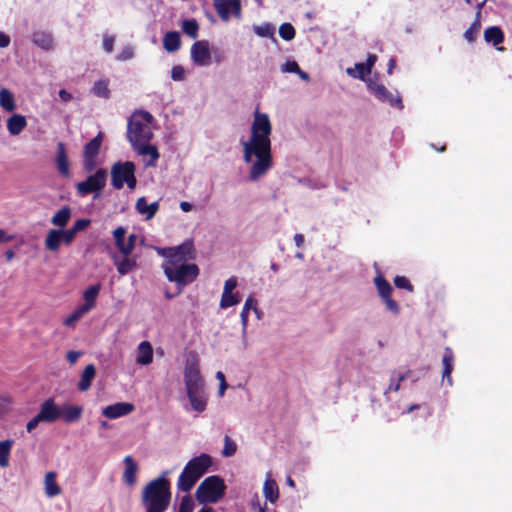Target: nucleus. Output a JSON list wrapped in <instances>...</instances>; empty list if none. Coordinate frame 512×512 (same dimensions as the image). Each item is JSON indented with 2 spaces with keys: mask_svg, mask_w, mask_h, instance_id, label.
I'll return each mask as SVG.
<instances>
[{
  "mask_svg": "<svg viewBox=\"0 0 512 512\" xmlns=\"http://www.w3.org/2000/svg\"><path fill=\"white\" fill-rule=\"evenodd\" d=\"M108 86V79H100L94 83L91 92L97 97L108 99L110 96V90Z\"/></svg>",
  "mask_w": 512,
  "mask_h": 512,
  "instance_id": "40",
  "label": "nucleus"
},
{
  "mask_svg": "<svg viewBox=\"0 0 512 512\" xmlns=\"http://www.w3.org/2000/svg\"><path fill=\"white\" fill-rule=\"evenodd\" d=\"M192 61L198 66H208L211 63V54L208 41H196L190 50Z\"/></svg>",
  "mask_w": 512,
  "mask_h": 512,
  "instance_id": "12",
  "label": "nucleus"
},
{
  "mask_svg": "<svg viewBox=\"0 0 512 512\" xmlns=\"http://www.w3.org/2000/svg\"><path fill=\"white\" fill-rule=\"evenodd\" d=\"M369 90L375 95V97L383 102L388 103L392 107H397L398 109L403 108L402 100L399 93H392L389 91L383 84L378 83L375 80L369 79L367 82Z\"/></svg>",
  "mask_w": 512,
  "mask_h": 512,
  "instance_id": "9",
  "label": "nucleus"
},
{
  "mask_svg": "<svg viewBox=\"0 0 512 512\" xmlns=\"http://www.w3.org/2000/svg\"><path fill=\"white\" fill-rule=\"evenodd\" d=\"M241 301V296L239 293H226L222 292L219 307L221 309H227L232 306H236Z\"/></svg>",
  "mask_w": 512,
  "mask_h": 512,
  "instance_id": "41",
  "label": "nucleus"
},
{
  "mask_svg": "<svg viewBox=\"0 0 512 512\" xmlns=\"http://www.w3.org/2000/svg\"><path fill=\"white\" fill-rule=\"evenodd\" d=\"M212 464V459L208 454H201L191 459L186 465L187 469L192 475L200 479Z\"/></svg>",
  "mask_w": 512,
  "mask_h": 512,
  "instance_id": "13",
  "label": "nucleus"
},
{
  "mask_svg": "<svg viewBox=\"0 0 512 512\" xmlns=\"http://www.w3.org/2000/svg\"><path fill=\"white\" fill-rule=\"evenodd\" d=\"M115 37L111 35H104L103 48L107 53H112L114 50Z\"/></svg>",
  "mask_w": 512,
  "mask_h": 512,
  "instance_id": "60",
  "label": "nucleus"
},
{
  "mask_svg": "<svg viewBox=\"0 0 512 512\" xmlns=\"http://www.w3.org/2000/svg\"><path fill=\"white\" fill-rule=\"evenodd\" d=\"M95 374H96L95 366L93 364L87 365L81 374V378L78 383V389L80 391H87L91 386V383L95 377Z\"/></svg>",
  "mask_w": 512,
  "mask_h": 512,
  "instance_id": "35",
  "label": "nucleus"
},
{
  "mask_svg": "<svg viewBox=\"0 0 512 512\" xmlns=\"http://www.w3.org/2000/svg\"><path fill=\"white\" fill-rule=\"evenodd\" d=\"M194 510V501L193 499L187 495L184 496L181 500L179 511L181 512H193Z\"/></svg>",
  "mask_w": 512,
  "mask_h": 512,
  "instance_id": "54",
  "label": "nucleus"
},
{
  "mask_svg": "<svg viewBox=\"0 0 512 512\" xmlns=\"http://www.w3.org/2000/svg\"><path fill=\"white\" fill-rule=\"evenodd\" d=\"M81 355H82V352H79V351H69L67 353L66 358H67V360L69 361L70 364H75Z\"/></svg>",
  "mask_w": 512,
  "mask_h": 512,
  "instance_id": "63",
  "label": "nucleus"
},
{
  "mask_svg": "<svg viewBox=\"0 0 512 512\" xmlns=\"http://www.w3.org/2000/svg\"><path fill=\"white\" fill-rule=\"evenodd\" d=\"M272 125L268 114L254 111L251 133L248 139H241L243 161L249 165L250 181H258L264 177L273 166L271 152Z\"/></svg>",
  "mask_w": 512,
  "mask_h": 512,
  "instance_id": "1",
  "label": "nucleus"
},
{
  "mask_svg": "<svg viewBox=\"0 0 512 512\" xmlns=\"http://www.w3.org/2000/svg\"><path fill=\"white\" fill-rule=\"evenodd\" d=\"M56 166L58 172L65 177L70 176L69 162L66 153V148L63 142H59L57 144V153H56Z\"/></svg>",
  "mask_w": 512,
  "mask_h": 512,
  "instance_id": "22",
  "label": "nucleus"
},
{
  "mask_svg": "<svg viewBox=\"0 0 512 512\" xmlns=\"http://www.w3.org/2000/svg\"><path fill=\"white\" fill-rule=\"evenodd\" d=\"M181 46L180 34L177 31L167 32L163 37V48L168 53H173L179 50Z\"/></svg>",
  "mask_w": 512,
  "mask_h": 512,
  "instance_id": "30",
  "label": "nucleus"
},
{
  "mask_svg": "<svg viewBox=\"0 0 512 512\" xmlns=\"http://www.w3.org/2000/svg\"><path fill=\"white\" fill-rule=\"evenodd\" d=\"M279 35L281 36L282 39L290 41L295 36V29L290 23H283L279 27Z\"/></svg>",
  "mask_w": 512,
  "mask_h": 512,
  "instance_id": "50",
  "label": "nucleus"
},
{
  "mask_svg": "<svg viewBox=\"0 0 512 512\" xmlns=\"http://www.w3.org/2000/svg\"><path fill=\"white\" fill-rule=\"evenodd\" d=\"M32 41L35 45L45 50H49L53 47V38L46 32H35Z\"/></svg>",
  "mask_w": 512,
  "mask_h": 512,
  "instance_id": "38",
  "label": "nucleus"
},
{
  "mask_svg": "<svg viewBox=\"0 0 512 512\" xmlns=\"http://www.w3.org/2000/svg\"><path fill=\"white\" fill-rule=\"evenodd\" d=\"M186 393L192 410L198 413L205 411L208 401V395L205 388L186 391Z\"/></svg>",
  "mask_w": 512,
  "mask_h": 512,
  "instance_id": "18",
  "label": "nucleus"
},
{
  "mask_svg": "<svg viewBox=\"0 0 512 512\" xmlns=\"http://www.w3.org/2000/svg\"><path fill=\"white\" fill-rule=\"evenodd\" d=\"M453 361H454V355H453L452 350L449 347L445 348L443 359H442V363H443L442 378H443V380L447 379L449 385L452 384L451 373L453 371Z\"/></svg>",
  "mask_w": 512,
  "mask_h": 512,
  "instance_id": "34",
  "label": "nucleus"
},
{
  "mask_svg": "<svg viewBox=\"0 0 512 512\" xmlns=\"http://www.w3.org/2000/svg\"><path fill=\"white\" fill-rule=\"evenodd\" d=\"M170 260L176 258L179 262H187L195 258L194 245L191 240H187L177 247H172V252L169 254Z\"/></svg>",
  "mask_w": 512,
  "mask_h": 512,
  "instance_id": "17",
  "label": "nucleus"
},
{
  "mask_svg": "<svg viewBox=\"0 0 512 512\" xmlns=\"http://www.w3.org/2000/svg\"><path fill=\"white\" fill-rule=\"evenodd\" d=\"M153 116L147 111H137L128 121L127 137L131 145L150 142L153 138Z\"/></svg>",
  "mask_w": 512,
  "mask_h": 512,
  "instance_id": "4",
  "label": "nucleus"
},
{
  "mask_svg": "<svg viewBox=\"0 0 512 512\" xmlns=\"http://www.w3.org/2000/svg\"><path fill=\"white\" fill-rule=\"evenodd\" d=\"M408 375H409V371L399 374L397 376V379L392 378L385 394H387L390 391H393V392L399 391L401 382L404 381L408 377Z\"/></svg>",
  "mask_w": 512,
  "mask_h": 512,
  "instance_id": "52",
  "label": "nucleus"
},
{
  "mask_svg": "<svg viewBox=\"0 0 512 512\" xmlns=\"http://www.w3.org/2000/svg\"><path fill=\"white\" fill-rule=\"evenodd\" d=\"M134 57V48L131 45H127L122 48L120 53L116 56L118 61H127Z\"/></svg>",
  "mask_w": 512,
  "mask_h": 512,
  "instance_id": "53",
  "label": "nucleus"
},
{
  "mask_svg": "<svg viewBox=\"0 0 512 512\" xmlns=\"http://www.w3.org/2000/svg\"><path fill=\"white\" fill-rule=\"evenodd\" d=\"M0 106L7 112L16 109L14 95L6 88L0 89Z\"/></svg>",
  "mask_w": 512,
  "mask_h": 512,
  "instance_id": "37",
  "label": "nucleus"
},
{
  "mask_svg": "<svg viewBox=\"0 0 512 512\" xmlns=\"http://www.w3.org/2000/svg\"><path fill=\"white\" fill-rule=\"evenodd\" d=\"M184 382L186 391L205 388L204 381L196 361L188 360L186 362L184 368Z\"/></svg>",
  "mask_w": 512,
  "mask_h": 512,
  "instance_id": "11",
  "label": "nucleus"
},
{
  "mask_svg": "<svg viewBox=\"0 0 512 512\" xmlns=\"http://www.w3.org/2000/svg\"><path fill=\"white\" fill-rule=\"evenodd\" d=\"M253 306H255V297L250 295L245 300L244 306L240 313L241 340H242V345H243L244 349L248 348V346H249L248 338H247V327H248V320H249V312H250V310H252Z\"/></svg>",
  "mask_w": 512,
  "mask_h": 512,
  "instance_id": "16",
  "label": "nucleus"
},
{
  "mask_svg": "<svg viewBox=\"0 0 512 512\" xmlns=\"http://www.w3.org/2000/svg\"><path fill=\"white\" fill-rule=\"evenodd\" d=\"M135 210L140 215L144 216L146 220L152 219L159 210V201L147 203L144 196L137 199L135 204Z\"/></svg>",
  "mask_w": 512,
  "mask_h": 512,
  "instance_id": "21",
  "label": "nucleus"
},
{
  "mask_svg": "<svg viewBox=\"0 0 512 512\" xmlns=\"http://www.w3.org/2000/svg\"><path fill=\"white\" fill-rule=\"evenodd\" d=\"M383 303L385 304L386 310L389 311L394 316L399 315L400 313V306L399 304L392 299L391 295H388L386 297L381 298Z\"/></svg>",
  "mask_w": 512,
  "mask_h": 512,
  "instance_id": "49",
  "label": "nucleus"
},
{
  "mask_svg": "<svg viewBox=\"0 0 512 512\" xmlns=\"http://www.w3.org/2000/svg\"><path fill=\"white\" fill-rule=\"evenodd\" d=\"M170 483L161 476L150 481L142 492V502L146 509L165 511L170 503Z\"/></svg>",
  "mask_w": 512,
  "mask_h": 512,
  "instance_id": "2",
  "label": "nucleus"
},
{
  "mask_svg": "<svg viewBox=\"0 0 512 512\" xmlns=\"http://www.w3.org/2000/svg\"><path fill=\"white\" fill-rule=\"evenodd\" d=\"M135 170V164L131 161L114 163L110 171L112 186L119 190L126 184L129 189L133 190L137 185Z\"/></svg>",
  "mask_w": 512,
  "mask_h": 512,
  "instance_id": "6",
  "label": "nucleus"
},
{
  "mask_svg": "<svg viewBox=\"0 0 512 512\" xmlns=\"http://www.w3.org/2000/svg\"><path fill=\"white\" fill-rule=\"evenodd\" d=\"M484 40L492 44L499 51H504V47H498L504 41V33L499 26H491L484 31Z\"/></svg>",
  "mask_w": 512,
  "mask_h": 512,
  "instance_id": "23",
  "label": "nucleus"
},
{
  "mask_svg": "<svg viewBox=\"0 0 512 512\" xmlns=\"http://www.w3.org/2000/svg\"><path fill=\"white\" fill-rule=\"evenodd\" d=\"M61 408V417L67 423L76 422L82 415V407L66 404Z\"/></svg>",
  "mask_w": 512,
  "mask_h": 512,
  "instance_id": "31",
  "label": "nucleus"
},
{
  "mask_svg": "<svg viewBox=\"0 0 512 512\" xmlns=\"http://www.w3.org/2000/svg\"><path fill=\"white\" fill-rule=\"evenodd\" d=\"M125 234L126 230L123 227H118L113 231V237L115 239L116 246L120 252L123 253V255L129 256L135 247L136 235H129L127 240L124 238Z\"/></svg>",
  "mask_w": 512,
  "mask_h": 512,
  "instance_id": "14",
  "label": "nucleus"
},
{
  "mask_svg": "<svg viewBox=\"0 0 512 512\" xmlns=\"http://www.w3.org/2000/svg\"><path fill=\"white\" fill-rule=\"evenodd\" d=\"M63 244L61 229H50L45 237V248L50 252H57Z\"/></svg>",
  "mask_w": 512,
  "mask_h": 512,
  "instance_id": "25",
  "label": "nucleus"
},
{
  "mask_svg": "<svg viewBox=\"0 0 512 512\" xmlns=\"http://www.w3.org/2000/svg\"><path fill=\"white\" fill-rule=\"evenodd\" d=\"M125 469L123 472V481L129 485L133 486L136 482V473L138 471V465L134 461L131 456H126L124 458Z\"/></svg>",
  "mask_w": 512,
  "mask_h": 512,
  "instance_id": "26",
  "label": "nucleus"
},
{
  "mask_svg": "<svg viewBox=\"0 0 512 512\" xmlns=\"http://www.w3.org/2000/svg\"><path fill=\"white\" fill-rule=\"evenodd\" d=\"M44 489L45 494L49 498L58 496L61 493V488L56 482V473L50 471L46 473L44 478Z\"/></svg>",
  "mask_w": 512,
  "mask_h": 512,
  "instance_id": "29",
  "label": "nucleus"
},
{
  "mask_svg": "<svg viewBox=\"0 0 512 512\" xmlns=\"http://www.w3.org/2000/svg\"><path fill=\"white\" fill-rule=\"evenodd\" d=\"M134 406L127 402H119L105 407L102 414L109 419H117L130 414Z\"/></svg>",
  "mask_w": 512,
  "mask_h": 512,
  "instance_id": "19",
  "label": "nucleus"
},
{
  "mask_svg": "<svg viewBox=\"0 0 512 512\" xmlns=\"http://www.w3.org/2000/svg\"><path fill=\"white\" fill-rule=\"evenodd\" d=\"M72 216V209L69 206H63L51 217V224L59 229L64 228Z\"/></svg>",
  "mask_w": 512,
  "mask_h": 512,
  "instance_id": "28",
  "label": "nucleus"
},
{
  "mask_svg": "<svg viewBox=\"0 0 512 512\" xmlns=\"http://www.w3.org/2000/svg\"><path fill=\"white\" fill-rule=\"evenodd\" d=\"M226 486L218 476L207 477L197 488L195 496L199 503H216L224 495Z\"/></svg>",
  "mask_w": 512,
  "mask_h": 512,
  "instance_id": "5",
  "label": "nucleus"
},
{
  "mask_svg": "<svg viewBox=\"0 0 512 512\" xmlns=\"http://www.w3.org/2000/svg\"><path fill=\"white\" fill-rule=\"evenodd\" d=\"M253 31L259 37L272 38L275 33V28L273 25L265 23L263 25L253 26Z\"/></svg>",
  "mask_w": 512,
  "mask_h": 512,
  "instance_id": "46",
  "label": "nucleus"
},
{
  "mask_svg": "<svg viewBox=\"0 0 512 512\" xmlns=\"http://www.w3.org/2000/svg\"><path fill=\"white\" fill-rule=\"evenodd\" d=\"M136 363L141 366H147L153 361V347L149 341H142L137 346Z\"/></svg>",
  "mask_w": 512,
  "mask_h": 512,
  "instance_id": "20",
  "label": "nucleus"
},
{
  "mask_svg": "<svg viewBox=\"0 0 512 512\" xmlns=\"http://www.w3.org/2000/svg\"><path fill=\"white\" fill-rule=\"evenodd\" d=\"M214 9L219 18L228 22L231 17L241 18V0H213Z\"/></svg>",
  "mask_w": 512,
  "mask_h": 512,
  "instance_id": "10",
  "label": "nucleus"
},
{
  "mask_svg": "<svg viewBox=\"0 0 512 512\" xmlns=\"http://www.w3.org/2000/svg\"><path fill=\"white\" fill-rule=\"evenodd\" d=\"M182 29L183 32L192 39H196L198 37L199 25L195 19L183 21Z\"/></svg>",
  "mask_w": 512,
  "mask_h": 512,
  "instance_id": "45",
  "label": "nucleus"
},
{
  "mask_svg": "<svg viewBox=\"0 0 512 512\" xmlns=\"http://www.w3.org/2000/svg\"><path fill=\"white\" fill-rule=\"evenodd\" d=\"M10 44V37L0 31V48H6Z\"/></svg>",
  "mask_w": 512,
  "mask_h": 512,
  "instance_id": "64",
  "label": "nucleus"
},
{
  "mask_svg": "<svg viewBox=\"0 0 512 512\" xmlns=\"http://www.w3.org/2000/svg\"><path fill=\"white\" fill-rule=\"evenodd\" d=\"M102 143V136L98 134L84 147V156L97 157Z\"/></svg>",
  "mask_w": 512,
  "mask_h": 512,
  "instance_id": "42",
  "label": "nucleus"
},
{
  "mask_svg": "<svg viewBox=\"0 0 512 512\" xmlns=\"http://www.w3.org/2000/svg\"><path fill=\"white\" fill-rule=\"evenodd\" d=\"M14 441L11 439L0 442V467L5 468L9 465V456Z\"/></svg>",
  "mask_w": 512,
  "mask_h": 512,
  "instance_id": "39",
  "label": "nucleus"
},
{
  "mask_svg": "<svg viewBox=\"0 0 512 512\" xmlns=\"http://www.w3.org/2000/svg\"><path fill=\"white\" fill-rule=\"evenodd\" d=\"M61 236L63 238V244L69 246L75 239L76 233L70 229L61 228Z\"/></svg>",
  "mask_w": 512,
  "mask_h": 512,
  "instance_id": "58",
  "label": "nucleus"
},
{
  "mask_svg": "<svg viewBox=\"0 0 512 512\" xmlns=\"http://www.w3.org/2000/svg\"><path fill=\"white\" fill-rule=\"evenodd\" d=\"M394 284L397 288L406 289L408 291L413 290V286L410 284L409 280L404 276H396L394 279Z\"/></svg>",
  "mask_w": 512,
  "mask_h": 512,
  "instance_id": "56",
  "label": "nucleus"
},
{
  "mask_svg": "<svg viewBox=\"0 0 512 512\" xmlns=\"http://www.w3.org/2000/svg\"><path fill=\"white\" fill-rule=\"evenodd\" d=\"M374 284H375L377 291L379 293V296L381 298L391 295L393 288L390 285V283L386 279H384L382 276L375 277Z\"/></svg>",
  "mask_w": 512,
  "mask_h": 512,
  "instance_id": "43",
  "label": "nucleus"
},
{
  "mask_svg": "<svg viewBox=\"0 0 512 512\" xmlns=\"http://www.w3.org/2000/svg\"><path fill=\"white\" fill-rule=\"evenodd\" d=\"M171 78L174 81H183L185 79V70L181 65H175L171 70Z\"/></svg>",
  "mask_w": 512,
  "mask_h": 512,
  "instance_id": "57",
  "label": "nucleus"
},
{
  "mask_svg": "<svg viewBox=\"0 0 512 512\" xmlns=\"http://www.w3.org/2000/svg\"><path fill=\"white\" fill-rule=\"evenodd\" d=\"M107 182V171L103 168L98 169L90 175L85 181L76 185L77 193L80 196H86L90 193L100 192Z\"/></svg>",
  "mask_w": 512,
  "mask_h": 512,
  "instance_id": "8",
  "label": "nucleus"
},
{
  "mask_svg": "<svg viewBox=\"0 0 512 512\" xmlns=\"http://www.w3.org/2000/svg\"><path fill=\"white\" fill-rule=\"evenodd\" d=\"M237 278L232 276L227 279L224 283L223 292L231 293L237 287Z\"/></svg>",
  "mask_w": 512,
  "mask_h": 512,
  "instance_id": "61",
  "label": "nucleus"
},
{
  "mask_svg": "<svg viewBox=\"0 0 512 512\" xmlns=\"http://www.w3.org/2000/svg\"><path fill=\"white\" fill-rule=\"evenodd\" d=\"M198 480V478L184 468L178 478L177 488L183 492H189Z\"/></svg>",
  "mask_w": 512,
  "mask_h": 512,
  "instance_id": "33",
  "label": "nucleus"
},
{
  "mask_svg": "<svg viewBox=\"0 0 512 512\" xmlns=\"http://www.w3.org/2000/svg\"><path fill=\"white\" fill-rule=\"evenodd\" d=\"M131 146L142 157H149L148 161L145 160L146 166H156L157 160L159 158V152L155 145H151L150 142H141Z\"/></svg>",
  "mask_w": 512,
  "mask_h": 512,
  "instance_id": "15",
  "label": "nucleus"
},
{
  "mask_svg": "<svg viewBox=\"0 0 512 512\" xmlns=\"http://www.w3.org/2000/svg\"><path fill=\"white\" fill-rule=\"evenodd\" d=\"M88 312L82 307H78L72 314H70L65 320L64 324L68 327H74L76 322L79 321Z\"/></svg>",
  "mask_w": 512,
  "mask_h": 512,
  "instance_id": "48",
  "label": "nucleus"
},
{
  "mask_svg": "<svg viewBox=\"0 0 512 512\" xmlns=\"http://www.w3.org/2000/svg\"><path fill=\"white\" fill-rule=\"evenodd\" d=\"M280 70L282 73H296L299 72V65L294 60H288L281 65Z\"/></svg>",
  "mask_w": 512,
  "mask_h": 512,
  "instance_id": "55",
  "label": "nucleus"
},
{
  "mask_svg": "<svg viewBox=\"0 0 512 512\" xmlns=\"http://www.w3.org/2000/svg\"><path fill=\"white\" fill-rule=\"evenodd\" d=\"M83 166L87 172L93 171L96 167V157L84 156Z\"/></svg>",
  "mask_w": 512,
  "mask_h": 512,
  "instance_id": "62",
  "label": "nucleus"
},
{
  "mask_svg": "<svg viewBox=\"0 0 512 512\" xmlns=\"http://www.w3.org/2000/svg\"><path fill=\"white\" fill-rule=\"evenodd\" d=\"M61 418V408L51 398L46 399L41 405L39 412L27 423L26 429L30 433L40 423H54Z\"/></svg>",
  "mask_w": 512,
  "mask_h": 512,
  "instance_id": "7",
  "label": "nucleus"
},
{
  "mask_svg": "<svg viewBox=\"0 0 512 512\" xmlns=\"http://www.w3.org/2000/svg\"><path fill=\"white\" fill-rule=\"evenodd\" d=\"M346 73L353 77L364 80L366 75L370 74L368 67L364 63H356L354 68H347Z\"/></svg>",
  "mask_w": 512,
  "mask_h": 512,
  "instance_id": "44",
  "label": "nucleus"
},
{
  "mask_svg": "<svg viewBox=\"0 0 512 512\" xmlns=\"http://www.w3.org/2000/svg\"><path fill=\"white\" fill-rule=\"evenodd\" d=\"M236 450H237L236 443L229 436H225L224 448H223L222 454L225 457H231L236 453Z\"/></svg>",
  "mask_w": 512,
  "mask_h": 512,
  "instance_id": "51",
  "label": "nucleus"
},
{
  "mask_svg": "<svg viewBox=\"0 0 512 512\" xmlns=\"http://www.w3.org/2000/svg\"><path fill=\"white\" fill-rule=\"evenodd\" d=\"M27 126L25 116L13 114L7 119V130L12 136L19 135Z\"/></svg>",
  "mask_w": 512,
  "mask_h": 512,
  "instance_id": "24",
  "label": "nucleus"
},
{
  "mask_svg": "<svg viewBox=\"0 0 512 512\" xmlns=\"http://www.w3.org/2000/svg\"><path fill=\"white\" fill-rule=\"evenodd\" d=\"M263 494L266 500L275 503L279 498V489L275 480L268 475L263 485Z\"/></svg>",
  "mask_w": 512,
  "mask_h": 512,
  "instance_id": "32",
  "label": "nucleus"
},
{
  "mask_svg": "<svg viewBox=\"0 0 512 512\" xmlns=\"http://www.w3.org/2000/svg\"><path fill=\"white\" fill-rule=\"evenodd\" d=\"M90 223L91 221L89 219H78L71 229L77 234L78 232L85 230Z\"/></svg>",
  "mask_w": 512,
  "mask_h": 512,
  "instance_id": "59",
  "label": "nucleus"
},
{
  "mask_svg": "<svg viewBox=\"0 0 512 512\" xmlns=\"http://www.w3.org/2000/svg\"><path fill=\"white\" fill-rule=\"evenodd\" d=\"M100 289V284L88 287L83 293L84 304L80 305V307H82L87 312L91 311L96 305V300Z\"/></svg>",
  "mask_w": 512,
  "mask_h": 512,
  "instance_id": "27",
  "label": "nucleus"
},
{
  "mask_svg": "<svg viewBox=\"0 0 512 512\" xmlns=\"http://www.w3.org/2000/svg\"><path fill=\"white\" fill-rule=\"evenodd\" d=\"M481 27L480 24V13H476V18L474 22L470 25V27L465 31L464 38L468 42H473L475 40V35L478 33L479 29Z\"/></svg>",
  "mask_w": 512,
  "mask_h": 512,
  "instance_id": "47",
  "label": "nucleus"
},
{
  "mask_svg": "<svg viewBox=\"0 0 512 512\" xmlns=\"http://www.w3.org/2000/svg\"><path fill=\"white\" fill-rule=\"evenodd\" d=\"M162 269L167 279L178 286L177 294H180L182 288L192 283L199 275V268L196 264L179 262L176 258L164 261Z\"/></svg>",
  "mask_w": 512,
  "mask_h": 512,
  "instance_id": "3",
  "label": "nucleus"
},
{
  "mask_svg": "<svg viewBox=\"0 0 512 512\" xmlns=\"http://www.w3.org/2000/svg\"><path fill=\"white\" fill-rule=\"evenodd\" d=\"M114 264L118 273L122 276L128 274L136 267V261L125 255L123 258L114 257Z\"/></svg>",
  "mask_w": 512,
  "mask_h": 512,
  "instance_id": "36",
  "label": "nucleus"
}]
</instances>
